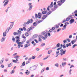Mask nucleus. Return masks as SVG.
<instances>
[{
    "label": "nucleus",
    "instance_id": "nucleus-1",
    "mask_svg": "<svg viewBox=\"0 0 77 77\" xmlns=\"http://www.w3.org/2000/svg\"><path fill=\"white\" fill-rule=\"evenodd\" d=\"M36 65L34 66H32V67H31L29 69L31 71H34V70H35L37 68V66H35Z\"/></svg>",
    "mask_w": 77,
    "mask_h": 77
},
{
    "label": "nucleus",
    "instance_id": "nucleus-2",
    "mask_svg": "<svg viewBox=\"0 0 77 77\" xmlns=\"http://www.w3.org/2000/svg\"><path fill=\"white\" fill-rule=\"evenodd\" d=\"M9 1H8V0H5L3 2V3H4L5 2V3L4 4V5H3L4 7H5V6H6L8 4V3H9Z\"/></svg>",
    "mask_w": 77,
    "mask_h": 77
},
{
    "label": "nucleus",
    "instance_id": "nucleus-3",
    "mask_svg": "<svg viewBox=\"0 0 77 77\" xmlns=\"http://www.w3.org/2000/svg\"><path fill=\"white\" fill-rule=\"evenodd\" d=\"M34 26H31V27L29 28H28L27 30V32H30V30H33V29H34Z\"/></svg>",
    "mask_w": 77,
    "mask_h": 77
},
{
    "label": "nucleus",
    "instance_id": "nucleus-4",
    "mask_svg": "<svg viewBox=\"0 0 77 77\" xmlns=\"http://www.w3.org/2000/svg\"><path fill=\"white\" fill-rule=\"evenodd\" d=\"M30 20L31 21H30ZM33 22V19H31L30 20H29V21H28L26 22V24L28 25L29 24V23H32Z\"/></svg>",
    "mask_w": 77,
    "mask_h": 77
},
{
    "label": "nucleus",
    "instance_id": "nucleus-5",
    "mask_svg": "<svg viewBox=\"0 0 77 77\" xmlns=\"http://www.w3.org/2000/svg\"><path fill=\"white\" fill-rule=\"evenodd\" d=\"M74 21H75V20L74 19H72L71 20H69V23L70 24H71L72 23H74Z\"/></svg>",
    "mask_w": 77,
    "mask_h": 77
},
{
    "label": "nucleus",
    "instance_id": "nucleus-6",
    "mask_svg": "<svg viewBox=\"0 0 77 77\" xmlns=\"http://www.w3.org/2000/svg\"><path fill=\"white\" fill-rule=\"evenodd\" d=\"M38 18L40 19V18H41V17L42 16V14H41V13L40 12L38 13Z\"/></svg>",
    "mask_w": 77,
    "mask_h": 77
},
{
    "label": "nucleus",
    "instance_id": "nucleus-7",
    "mask_svg": "<svg viewBox=\"0 0 77 77\" xmlns=\"http://www.w3.org/2000/svg\"><path fill=\"white\" fill-rule=\"evenodd\" d=\"M47 17V16L46 15H44L43 16L42 18V20L43 21L45 20L46 17Z\"/></svg>",
    "mask_w": 77,
    "mask_h": 77
},
{
    "label": "nucleus",
    "instance_id": "nucleus-8",
    "mask_svg": "<svg viewBox=\"0 0 77 77\" xmlns=\"http://www.w3.org/2000/svg\"><path fill=\"white\" fill-rule=\"evenodd\" d=\"M77 41V40L75 39L73 40H72L71 41V43L72 44V45H73V44H74V43L75 42Z\"/></svg>",
    "mask_w": 77,
    "mask_h": 77
},
{
    "label": "nucleus",
    "instance_id": "nucleus-9",
    "mask_svg": "<svg viewBox=\"0 0 77 77\" xmlns=\"http://www.w3.org/2000/svg\"><path fill=\"white\" fill-rule=\"evenodd\" d=\"M26 65V62L25 61H24L22 63V65L20 66V68H22L23 66H24Z\"/></svg>",
    "mask_w": 77,
    "mask_h": 77
},
{
    "label": "nucleus",
    "instance_id": "nucleus-10",
    "mask_svg": "<svg viewBox=\"0 0 77 77\" xmlns=\"http://www.w3.org/2000/svg\"><path fill=\"white\" fill-rule=\"evenodd\" d=\"M66 47L68 48L69 46H71V43H67L66 44Z\"/></svg>",
    "mask_w": 77,
    "mask_h": 77
},
{
    "label": "nucleus",
    "instance_id": "nucleus-11",
    "mask_svg": "<svg viewBox=\"0 0 77 77\" xmlns=\"http://www.w3.org/2000/svg\"><path fill=\"white\" fill-rule=\"evenodd\" d=\"M58 4V5L59 6H60L61 5H62V2H61V1H58V2H57Z\"/></svg>",
    "mask_w": 77,
    "mask_h": 77
},
{
    "label": "nucleus",
    "instance_id": "nucleus-12",
    "mask_svg": "<svg viewBox=\"0 0 77 77\" xmlns=\"http://www.w3.org/2000/svg\"><path fill=\"white\" fill-rule=\"evenodd\" d=\"M37 37H38V35L35 34L33 36L32 38L33 39H35V38H36Z\"/></svg>",
    "mask_w": 77,
    "mask_h": 77
},
{
    "label": "nucleus",
    "instance_id": "nucleus-13",
    "mask_svg": "<svg viewBox=\"0 0 77 77\" xmlns=\"http://www.w3.org/2000/svg\"><path fill=\"white\" fill-rule=\"evenodd\" d=\"M66 50H64V51H63L62 53L61 54V56H62L63 54H65V53H66Z\"/></svg>",
    "mask_w": 77,
    "mask_h": 77
},
{
    "label": "nucleus",
    "instance_id": "nucleus-14",
    "mask_svg": "<svg viewBox=\"0 0 77 77\" xmlns=\"http://www.w3.org/2000/svg\"><path fill=\"white\" fill-rule=\"evenodd\" d=\"M32 8H33V6L32 5H30L29 6V8L28 9V10L29 11H31L32 9Z\"/></svg>",
    "mask_w": 77,
    "mask_h": 77
},
{
    "label": "nucleus",
    "instance_id": "nucleus-15",
    "mask_svg": "<svg viewBox=\"0 0 77 77\" xmlns=\"http://www.w3.org/2000/svg\"><path fill=\"white\" fill-rule=\"evenodd\" d=\"M5 39H6V38L3 37L1 40V42H3V41H5Z\"/></svg>",
    "mask_w": 77,
    "mask_h": 77
},
{
    "label": "nucleus",
    "instance_id": "nucleus-16",
    "mask_svg": "<svg viewBox=\"0 0 77 77\" xmlns=\"http://www.w3.org/2000/svg\"><path fill=\"white\" fill-rule=\"evenodd\" d=\"M65 65H66V62H62V65L63 67H64L65 66Z\"/></svg>",
    "mask_w": 77,
    "mask_h": 77
},
{
    "label": "nucleus",
    "instance_id": "nucleus-17",
    "mask_svg": "<svg viewBox=\"0 0 77 77\" xmlns=\"http://www.w3.org/2000/svg\"><path fill=\"white\" fill-rule=\"evenodd\" d=\"M39 37L40 38H42V39H43V40H45V37H43V36H42L41 35H39Z\"/></svg>",
    "mask_w": 77,
    "mask_h": 77
},
{
    "label": "nucleus",
    "instance_id": "nucleus-18",
    "mask_svg": "<svg viewBox=\"0 0 77 77\" xmlns=\"http://www.w3.org/2000/svg\"><path fill=\"white\" fill-rule=\"evenodd\" d=\"M53 2H52L51 4L50 5V8H53Z\"/></svg>",
    "mask_w": 77,
    "mask_h": 77
},
{
    "label": "nucleus",
    "instance_id": "nucleus-19",
    "mask_svg": "<svg viewBox=\"0 0 77 77\" xmlns=\"http://www.w3.org/2000/svg\"><path fill=\"white\" fill-rule=\"evenodd\" d=\"M7 32H3V36L4 37H5L6 36Z\"/></svg>",
    "mask_w": 77,
    "mask_h": 77
},
{
    "label": "nucleus",
    "instance_id": "nucleus-20",
    "mask_svg": "<svg viewBox=\"0 0 77 77\" xmlns=\"http://www.w3.org/2000/svg\"><path fill=\"white\" fill-rule=\"evenodd\" d=\"M13 64V63H10V64H9L8 65V67H11V66H12V65Z\"/></svg>",
    "mask_w": 77,
    "mask_h": 77
},
{
    "label": "nucleus",
    "instance_id": "nucleus-21",
    "mask_svg": "<svg viewBox=\"0 0 77 77\" xmlns=\"http://www.w3.org/2000/svg\"><path fill=\"white\" fill-rule=\"evenodd\" d=\"M20 36H21V35H19V36H17L15 37L16 39H20Z\"/></svg>",
    "mask_w": 77,
    "mask_h": 77
},
{
    "label": "nucleus",
    "instance_id": "nucleus-22",
    "mask_svg": "<svg viewBox=\"0 0 77 77\" xmlns=\"http://www.w3.org/2000/svg\"><path fill=\"white\" fill-rule=\"evenodd\" d=\"M25 35L26 36H29V33L27 32H26L25 33Z\"/></svg>",
    "mask_w": 77,
    "mask_h": 77
},
{
    "label": "nucleus",
    "instance_id": "nucleus-23",
    "mask_svg": "<svg viewBox=\"0 0 77 77\" xmlns=\"http://www.w3.org/2000/svg\"><path fill=\"white\" fill-rule=\"evenodd\" d=\"M56 47L57 48H59V47H60V43H58L56 45Z\"/></svg>",
    "mask_w": 77,
    "mask_h": 77
},
{
    "label": "nucleus",
    "instance_id": "nucleus-24",
    "mask_svg": "<svg viewBox=\"0 0 77 77\" xmlns=\"http://www.w3.org/2000/svg\"><path fill=\"white\" fill-rule=\"evenodd\" d=\"M46 13H47V12L45 11H43L42 12V14L43 15L46 14Z\"/></svg>",
    "mask_w": 77,
    "mask_h": 77
},
{
    "label": "nucleus",
    "instance_id": "nucleus-25",
    "mask_svg": "<svg viewBox=\"0 0 77 77\" xmlns=\"http://www.w3.org/2000/svg\"><path fill=\"white\" fill-rule=\"evenodd\" d=\"M14 22H10V23H13V24L10 25V27H13V26H14Z\"/></svg>",
    "mask_w": 77,
    "mask_h": 77
},
{
    "label": "nucleus",
    "instance_id": "nucleus-26",
    "mask_svg": "<svg viewBox=\"0 0 77 77\" xmlns=\"http://www.w3.org/2000/svg\"><path fill=\"white\" fill-rule=\"evenodd\" d=\"M45 33H46V32H45V31H44V32H42L41 33L42 35H45Z\"/></svg>",
    "mask_w": 77,
    "mask_h": 77
},
{
    "label": "nucleus",
    "instance_id": "nucleus-27",
    "mask_svg": "<svg viewBox=\"0 0 77 77\" xmlns=\"http://www.w3.org/2000/svg\"><path fill=\"white\" fill-rule=\"evenodd\" d=\"M48 54H51V53H52V50H51L50 51H48Z\"/></svg>",
    "mask_w": 77,
    "mask_h": 77
},
{
    "label": "nucleus",
    "instance_id": "nucleus-28",
    "mask_svg": "<svg viewBox=\"0 0 77 77\" xmlns=\"http://www.w3.org/2000/svg\"><path fill=\"white\" fill-rule=\"evenodd\" d=\"M36 25H37V23H36V22H34L33 23V26H34L35 27V26H36Z\"/></svg>",
    "mask_w": 77,
    "mask_h": 77
},
{
    "label": "nucleus",
    "instance_id": "nucleus-29",
    "mask_svg": "<svg viewBox=\"0 0 77 77\" xmlns=\"http://www.w3.org/2000/svg\"><path fill=\"white\" fill-rule=\"evenodd\" d=\"M42 21H43V20L42 19V20H40L38 21L37 22V23H38V24H39V23H40L41 22H42Z\"/></svg>",
    "mask_w": 77,
    "mask_h": 77
},
{
    "label": "nucleus",
    "instance_id": "nucleus-30",
    "mask_svg": "<svg viewBox=\"0 0 77 77\" xmlns=\"http://www.w3.org/2000/svg\"><path fill=\"white\" fill-rule=\"evenodd\" d=\"M38 14H35V18L36 19H37V18H38Z\"/></svg>",
    "mask_w": 77,
    "mask_h": 77
},
{
    "label": "nucleus",
    "instance_id": "nucleus-31",
    "mask_svg": "<svg viewBox=\"0 0 77 77\" xmlns=\"http://www.w3.org/2000/svg\"><path fill=\"white\" fill-rule=\"evenodd\" d=\"M20 41V40L19 39H17L16 41V43H17V42H19Z\"/></svg>",
    "mask_w": 77,
    "mask_h": 77
},
{
    "label": "nucleus",
    "instance_id": "nucleus-32",
    "mask_svg": "<svg viewBox=\"0 0 77 77\" xmlns=\"http://www.w3.org/2000/svg\"><path fill=\"white\" fill-rule=\"evenodd\" d=\"M55 66H56V67L58 68L59 67V64L58 63H56V64L54 65Z\"/></svg>",
    "mask_w": 77,
    "mask_h": 77
},
{
    "label": "nucleus",
    "instance_id": "nucleus-33",
    "mask_svg": "<svg viewBox=\"0 0 77 77\" xmlns=\"http://www.w3.org/2000/svg\"><path fill=\"white\" fill-rule=\"evenodd\" d=\"M29 47V45L27 44H26L25 45V46H24V48H27V47Z\"/></svg>",
    "mask_w": 77,
    "mask_h": 77
},
{
    "label": "nucleus",
    "instance_id": "nucleus-34",
    "mask_svg": "<svg viewBox=\"0 0 77 77\" xmlns=\"http://www.w3.org/2000/svg\"><path fill=\"white\" fill-rule=\"evenodd\" d=\"M45 45V43H42L41 44V47H44Z\"/></svg>",
    "mask_w": 77,
    "mask_h": 77
},
{
    "label": "nucleus",
    "instance_id": "nucleus-35",
    "mask_svg": "<svg viewBox=\"0 0 77 77\" xmlns=\"http://www.w3.org/2000/svg\"><path fill=\"white\" fill-rule=\"evenodd\" d=\"M77 46V44H74L73 45V46L72 47V48H75V47Z\"/></svg>",
    "mask_w": 77,
    "mask_h": 77
},
{
    "label": "nucleus",
    "instance_id": "nucleus-36",
    "mask_svg": "<svg viewBox=\"0 0 77 77\" xmlns=\"http://www.w3.org/2000/svg\"><path fill=\"white\" fill-rule=\"evenodd\" d=\"M17 32L18 33H19V35H21L20 34H21V33L22 32L21 31H20V30H17Z\"/></svg>",
    "mask_w": 77,
    "mask_h": 77
},
{
    "label": "nucleus",
    "instance_id": "nucleus-37",
    "mask_svg": "<svg viewBox=\"0 0 77 77\" xmlns=\"http://www.w3.org/2000/svg\"><path fill=\"white\" fill-rule=\"evenodd\" d=\"M12 40L13 42H15V38L13 37L12 38Z\"/></svg>",
    "mask_w": 77,
    "mask_h": 77
},
{
    "label": "nucleus",
    "instance_id": "nucleus-38",
    "mask_svg": "<svg viewBox=\"0 0 77 77\" xmlns=\"http://www.w3.org/2000/svg\"><path fill=\"white\" fill-rule=\"evenodd\" d=\"M69 20H70V18H69V17H68L67 18H66V21H69Z\"/></svg>",
    "mask_w": 77,
    "mask_h": 77
},
{
    "label": "nucleus",
    "instance_id": "nucleus-39",
    "mask_svg": "<svg viewBox=\"0 0 77 77\" xmlns=\"http://www.w3.org/2000/svg\"><path fill=\"white\" fill-rule=\"evenodd\" d=\"M60 1L61 3H63L65 2V0H60Z\"/></svg>",
    "mask_w": 77,
    "mask_h": 77
},
{
    "label": "nucleus",
    "instance_id": "nucleus-40",
    "mask_svg": "<svg viewBox=\"0 0 77 77\" xmlns=\"http://www.w3.org/2000/svg\"><path fill=\"white\" fill-rule=\"evenodd\" d=\"M36 57V56H33L32 57V59H35V58Z\"/></svg>",
    "mask_w": 77,
    "mask_h": 77
},
{
    "label": "nucleus",
    "instance_id": "nucleus-41",
    "mask_svg": "<svg viewBox=\"0 0 77 77\" xmlns=\"http://www.w3.org/2000/svg\"><path fill=\"white\" fill-rule=\"evenodd\" d=\"M66 39L63 41V42L64 44H65V43H66Z\"/></svg>",
    "mask_w": 77,
    "mask_h": 77
},
{
    "label": "nucleus",
    "instance_id": "nucleus-42",
    "mask_svg": "<svg viewBox=\"0 0 77 77\" xmlns=\"http://www.w3.org/2000/svg\"><path fill=\"white\" fill-rule=\"evenodd\" d=\"M34 41L37 44H38V40H37L35 39H34Z\"/></svg>",
    "mask_w": 77,
    "mask_h": 77
},
{
    "label": "nucleus",
    "instance_id": "nucleus-43",
    "mask_svg": "<svg viewBox=\"0 0 77 77\" xmlns=\"http://www.w3.org/2000/svg\"><path fill=\"white\" fill-rule=\"evenodd\" d=\"M19 30H20V31H23V28H19Z\"/></svg>",
    "mask_w": 77,
    "mask_h": 77
},
{
    "label": "nucleus",
    "instance_id": "nucleus-44",
    "mask_svg": "<svg viewBox=\"0 0 77 77\" xmlns=\"http://www.w3.org/2000/svg\"><path fill=\"white\" fill-rule=\"evenodd\" d=\"M13 62L14 63H17V61L16 60H14L13 61Z\"/></svg>",
    "mask_w": 77,
    "mask_h": 77
},
{
    "label": "nucleus",
    "instance_id": "nucleus-45",
    "mask_svg": "<svg viewBox=\"0 0 77 77\" xmlns=\"http://www.w3.org/2000/svg\"><path fill=\"white\" fill-rule=\"evenodd\" d=\"M57 5H55V6H54V8L56 9L57 8Z\"/></svg>",
    "mask_w": 77,
    "mask_h": 77
},
{
    "label": "nucleus",
    "instance_id": "nucleus-46",
    "mask_svg": "<svg viewBox=\"0 0 77 77\" xmlns=\"http://www.w3.org/2000/svg\"><path fill=\"white\" fill-rule=\"evenodd\" d=\"M50 6H48V7L47 8V11H50V9H49V8H50Z\"/></svg>",
    "mask_w": 77,
    "mask_h": 77
},
{
    "label": "nucleus",
    "instance_id": "nucleus-47",
    "mask_svg": "<svg viewBox=\"0 0 77 77\" xmlns=\"http://www.w3.org/2000/svg\"><path fill=\"white\" fill-rule=\"evenodd\" d=\"M66 26H67V25H64L63 26V27L65 29H66Z\"/></svg>",
    "mask_w": 77,
    "mask_h": 77
},
{
    "label": "nucleus",
    "instance_id": "nucleus-48",
    "mask_svg": "<svg viewBox=\"0 0 77 77\" xmlns=\"http://www.w3.org/2000/svg\"><path fill=\"white\" fill-rule=\"evenodd\" d=\"M45 69L46 70V71H48V70H49V68L48 67H46Z\"/></svg>",
    "mask_w": 77,
    "mask_h": 77
},
{
    "label": "nucleus",
    "instance_id": "nucleus-49",
    "mask_svg": "<svg viewBox=\"0 0 77 77\" xmlns=\"http://www.w3.org/2000/svg\"><path fill=\"white\" fill-rule=\"evenodd\" d=\"M60 30H61V28H59L57 29V32H59Z\"/></svg>",
    "mask_w": 77,
    "mask_h": 77
},
{
    "label": "nucleus",
    "instance_id": "nucleus-50",
    "mask_svg": "<svg viewBox=\"0 0 77 77\" xmlns=\"http://www.w3.org/2000/svg\"><path fill=\"white\" fill-rule=\"evenodd\" d=\"M4 66H4V65H2L0 67L2 68H4Z\"/></svg>",
    "mask_w": 77,
    "mask_h": 77
},
{
    "label": "nucleus",
    "instance_id": "nucleus-51",
    "mask_svg": "<svg viewBox=\"0 0 77 77\" xmlns=\"http://www.w3.org/2000/svg\"><path fill=\"white\" fill-rule=\"evenodd\" d=\"M56 9L55 8H51V10H52V11L53 12V11H54L55 10H56Z\"/></svg>",
    "mask_w": 77,
    "mask_h": 77
},
{
    "label": "nucleus",
    "instance_id": "nucleus-52",
    "mask_svg": "<svg viewBox=\"0 0 77 77\" xmlns=\"http://www.w3.org/2000/svg\"><path fill=\"white\" fill-rule=\"evenodd\" d=\"M63 51V49H61L60 50V52L61 53H62Z\"/></svg>",
    "mask_w": 77,
    "mask_h": 77
},
{
    "label": "nucleus",
    "instance_id": "nucleus-53",
    "mask_svg": "<svg viewBox=\"0 0 77 77\" xmlns=\"http://www.w3.org/2000/svg\"><path fill=\"white\" fill-rule=\"evenodd\" d=\"M13 34H14V36L17 35V34H17V32H14V33H13Z\"/></svg>",
    "mask_w": 77,
    "mask_h": 77
},
{
    "label": "nucleus",
    "instance_id": "nucleus-54",
    "mask_svg": "<svg viewBox=\"0 0 77 77\" xmlns=\"http://www.w3.org/2000/svg\"><path fill=\"white\" fill-rule=\"evenodd\" d=\"M55 29V27H52V29H51V30H52L53 31V30H54Z\"/></svg>",
    "mask_w": 77,
    "mask_h": 77
},
{
    "label": "nucleus",
    "instance_id": "nucleus-55",
    "mask_svg": "<svg viewBox=\"0 0 77 77\" xmlns=\"http://www.w3.org/2000/svg\"><path fill=\"white\" fill-rule=\"evenodd\" d=\"M53 32V31L51 29H50L49 31H48V32H49V33H50L51 32Z\"/></svg>",
    "mask_w": 77,
    "mask_h": 77
},
{
    "label": "nucleus",
    "instance_id": "nucleus-56",
    "mask_svg": "<svg viewBox=\"0 0 77 77\" xmlns=\"http://www.w3.org/2000/svg\"><path fill=\"white\" fill-rule=\"evenodd\" d=\"M59 27V26H58L57 25H56V27H55V29H57Z\"/></svg>",
    "mask_w": 77,
    "mask_h": 77
},
{
    "label": "nucleus",
    "instance_id": "nucleus-57",
    "mask_svg": "<svg viewBox=\"0 0 77 77\" xmlns=\"http://www.w3.org/2000/svg\"><path fill=\"white\" fill-rule=\"evenodd\" d=\"M17 44L18 45H21V44H22V43H21V42H17Z\"/></svg>",
    "mask_w": 77,
    "mask_h": 77
},
{
    "label": "nucleus",
    "instance_id": "nucleus-58",
    "mask_svg": "<svg viewBox=\"0 0 77 77\" xmlns=\"http://www.w3.org/2000/svg\"><path fill=\"white\" fill-rule=\"evenodd\" d=\"M45 38H46V39H47V37H48V36H47V34H46L45 35Z\"/></svg>",
    "mask_w": 77,
    "mask_h": 77
},
{
    "label": "nucleus",
    "instance_id": "nucleus-59",
    "mask_svg": "<svg viewBox=\"0 0 77 77\" xmlns=\"http://www.w3.org/2000/svg\"><path fill=\"white\" fill-rule=\"evenodd\" d=\"M72 35H70L69 36V38H70V39H71V38H72Z\"/></svg>",
    "mask_w": 77,
    "mask_h": 77
},
{
    "label": "nucleus",
    "instance_id": "nucleus-60",
    "mask_svg": "<svg viewBox=\"0 0 77 77\" xmlns=\"http://www.w3.org/2000/svg\"><path fill=\"white\" fill-rule=\"evenodd\" d=\"M14 72H15V71L14 70H12V71L11 72V74H13V73H14Z\"/></svg>",
    "mask_w": 77,
    "mask_h": 77
},
{
    "label": "nucleus",
    "instance_id": "nucleus-61",
    "mask_svg": "<svg viewBox=\"0 0 77 77\" xmlns=\"http://www.w3.org/2000/svg\"><path fill=\"white\" fill-rule=\"evenodd\" d=\"M23 30H24V31H26V28L24 27H23Z\"/></svg>",
    "mask_w": 77,
    "mask_h": 77
},
{
    "label": "nucleus",
    "instance_id": "nucleus-62",
    "mask_svg": "<svg viewBox=\"0 0 77 77\" xmlns=\"http://www.w3.org/2000/svg\"><path fill=\"white\" fill-rule=\"evenodd\" d=\"M66 39V40H67L68 42H70V41H71V40H70V39H69V38H67Z\"/></svg>",
    "mask_w": 77,
    "mask_h": 77
},
{
    "label": "nucleus",
    "instance_id": "nucleus-63",
    "mask_svg": "<svg viewBox=\"0 0 77 77\" xmlns=\"http://www.w3.org/2000/svg\"><path fill=\"white\" fill-rule=\"evenodd\" d=\"M40 65L41 66H43V65H44V63H40Z\"/></svg>",
    "mask_w": 77,
    "mask_h": 77
},
{
    "label": "nucleus",
    "instance_id": "nucleus-64",
    "mask_svg": "<svg viewBox=\"0 0 77 77\" xmlns=\"http://www.w3.org/2000/svg\"><path fill=\"white\" fill-rule=\"evenodd\" d=\"M48 36H51V34H50V33H48Z\"/></svg>",
    "mask_w": 77,
    "mask_h": 77
}]
</instances>
